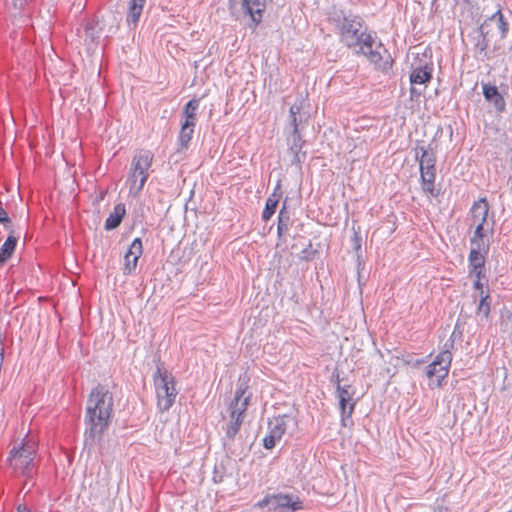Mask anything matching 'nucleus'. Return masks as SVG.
<instances>
[{
  "label": "nucleus",
  "mask_w": 512,
  "mask_h": 512,
  "mask_svg": "<svg viewBox=\"0 0 512 512\" xmlns=\"http://www.w3.org/2000/svg\"><path fill=\"white\" fill-rule=\"evenodd\" d=\"M483 287H484V284H483V282H482V281H480V280H475V281H474V283H473V288H474L475 290H478V291H480V292H481V291H484V290H483Z\"/></svg>",
  "instance_id": "a18cd8bd"
},
{
  "label": "nucleus",
  "mask_w": 512,
  "mask_h": 512,
  "mask_svg": "<svg viewBox=\"0 0 512 512\" xmlns=\"http://www.w3.org/2000/svg\"><path fill=\"white\" fill-rule=\"evenodd\" d=\"M157 396V406L161 412L168 411L174 404L178 391L175 387V378L164 368L163 364L157 365L153 375Z\"/></svg>",
  "instance_id": "20e7f679"
},
{
  "label": "nucleus",
  "mask_w": 512,
  "mask_h": 512,
  "mask_svg": "<svg viewBox=\"0 0 512 512\" xmlns=\"http://www.w3.org/2000/svg\"><path fill=\"white\" fill-rule=\"evenodd\" d=\"M113 412V392L108 384H97L88 396L84 415L82 453H86L88 457L102 454L104 434L112 422Z\"/></svg>",
  "instance_id": "f257e3e1"
},
{
  "label": "nucleus",
  "mask_w": 512,
  "mask_h": 512,
  "mask_svg": "<svg viewBox=\"0 0 512 512\" xmlns=\"http://www.w3.org/2000/svg\"><path fill=\"white\" fill-rule=\"evenodd\" d=\"M470 275H475L476 280L482 281L483 279H486V273L484 268L476 269V271H469Z\"/></svg>",
  "instance_id": "ea45409f"
},
{
  "label": "nucleus",
  "mask_w": 512,
  "mask_h": 512,
  "mask_svg": "<svg viewBox=\"0 0 512 512\" xmlns=\"http://www.w3.org/2000/svg\"><path fill=\"white\" fill-rule=\"evenodd\" d=\"M18 239L13 234H10L5 242L0 247V267L3 266L13 255Z\"/></svg>",
  "instance_id": "6ab92c4d"
},
{
  "label": "nucleus",
  "mask_w": 512,
  "mask_h": 512,
  "mask_svg": "<svg viewBox=\"0 0 512 512\" xmlns=\"http://www.w3.org/2000/svg\"><path fill=\"white\" fill-rule=\"evenodd\" d=\"M508 512H512V510H509Z\"/></svg>",
  "instance_id": "603ef678"
},
{
  "label": "nucleus",
  "mask_w": 512,
  "mask_h": 512,
  "mask_svg": "<svg viewBox=\"0 0 512 512\" xmlns=\"http://www.w3.org/2000/svg\"><path fill=\"white\" fill-rule=\"evenodd\" d=\"M353 235L351 237V246L353 250L356 252V261H357V268L360 270L361 266H363L362 262V254H361V248H362V237L360 235V232L355 229V227L352 228Z\"/></svg>",
  "instance_id": "a878e982"
},
{
  "label": "nucleus",
  "mask_w": 512,
  "mask_h": 512,
  "mask_svg": "<svg viewBox=\"0 0 512 512\" xmlns=\"http://www.w3.org/2000/svg\"><path fill=\"white\" fill-rule=\"evenodd\" d=\"M146 0H131L129 5V12L127 15L128 22L136 24L142 14Z\"/></svg>",
  "instance_id": "393cba45"
},
{
  "label": "nucleus",
  "mask_w": 512,
  "mask_h": 512,
  "mask_svg": "<svg viewBox=\"0 0 512 512\" xmlns=\"http://www.w3.org/2000/svg\"><path fill=\"white\" fill-rule=\"evenodd\" d=\"M0 223L3 224L6 228L9 227L12 223L11 218L8 213L0 206Z\"/></svg>",
  "instance_id": "e433bc0d"
},
{
  "label": "nucleus",
  "mask_w": 512,
  "mask_h": 512,
  "mask_svg": "<svg viewBox=\"0 0 512 512\" xmlns=\"http://www.w3.org/2000/svg\"><path fill=\"white\" fill-rule=\"evenodd\" d=\"M126 215V207L123 203H118L114 206L113 211L105 220L104 228L107 231L115 230L120 226Z\"/></svg>",
  "instance_id": "dca6fc26"
},
{
  "label": "nucleus",
  "mask_w": 512,
  "mask_h": 512,
  "mask_svg": "<svg viewBox=\"0 0 512 512\" xmlns=\"http://www.w3.org/2000/svg\"><path fill=\"white\" fill-rule=\"evenodd\" d=\"M456 336H458L459 338L462 336V332L461 331L457 332V325L455 326L454 331L452 332L450 338L447 341L453 340V342H454Z\"/></svg>",
  "instance_id": "49530a36"
},
{
  "label": "nucleus",
  "mask_w": 512,
  "mask_h": 512,
  "mask_svg": "<svg viewBox=\"0 0 512 512\" xmlns=\"http://www.w3.org/2000/svg\"><path fill=\"white\" fill-rule=\"evenodd\" d=\"M199 107V100L198 99H192L190 100L183 109V117L184 121L182 124H189V126H195L196 125V115L197 110Z\"/></svg>",
  "instance_id": "aec40b11"
},
{
  "label": "nucleus",
  "mask_w": 512,
  "mask_h": 512,
  "mask_svg": "<svg viewBox=\"0 0 512 512\" xmlns=\"http://www.w3.org/2000/svg\"><path fill=\"white\" fill-rule=\"evenodd\" d=\"M143 253V244L140 238H135L124 255V273L131 274L137 267L138 259Z\"/></svg>",
  "instance_id": "f8f14e48"
},
{
  "label": "nucleus",
  "mask_w": 512,
  "mask_h": 512,
  "mask_svg": "<svg viewBox=\"0 0 512 512\" xmlns=\"http://www.w3.org/2000/svg\"><path fill=\"white\" fill-rule=\"evenodd\" d=\"M452 348L453 340L446 341L444 344V350L440 352L429 365H427L426 375L430 379V387H440L443 380L448 376L452 362Z\"/></svg>",
  "instance_id": "0eeeda50"
},
{
  "label": "nucleus",
  "mask_w": 512,
  "mask_h": 512,
  "mask_svg": "<svg viewBox=\"0 0 512 512\" xmlns=\"http://www.w3.org/2000/svg\"><path fill=\"white\" fill-rule=\"evenodd\" d=\"M278 223L290 227L291 225V214L287 208V200H285L282 204V207L278 214Z\"/></svg>",
  "instance_id": "7c9ffc66"
},
{
  "label": "nucleus",
  "mask_w": 512,
  "mask_h": 512,
  "mask_svg": "<svg viewBox=\"0 0 512 512\" xmlns=\"http://www.w3.org/2000/svg\"><path fill=\"white\" fill-rule=\"evenodd\" d=\"M488 210L489 206L485 198H481L478 202L473 204L471 209L473 216L481 218L475 228L473 236H487L484 231V224L487 221Z\"/></svg>",
  "instance_id": "4468645a"
},
{
  "label": "nucleus",
  "mask_w": 512,
  "mask_h": 512,
  "mask_svg": "<svg viewBox=\"0 0 512 512\" xmlns=\"http://www.w3.org/2000/svg\"><path fill=\"white\" fill-rule=\"evenodd\" d=\"M315 253H316V250H314L312 248V244L309 243V245L301 251L299 257L302 260L310 261V260H312L314 258Z\"/></svg>",
  "instance_id": "72a5a7b5"
},
{
  "label": "nucleus",
  "mask_w": 512,
  "mask_h": 512,
  "mask_svg": "<svg viewBox=\"0 0 512 512\" xmlns=\"http://www.w3.org/2000/svg\"><path fill=\"white\" fill-rule=\"evenodd\" d=\"M487 255L488 253L477 251L476 249H470L468 255L469 271H476V269L484 268Z\"/></svg>",
  "instance_id": "412c9836"
},
{
  "label": "nucleus",
  "mask_w": 512,
  "mask_h": 512,
  "mask_svg": "<svg viewBox=\"0 0 512 512\" xmlns=\"http://www.w3.org/2000/svg\"><path fill=\"white\" fill-rule=\"evenodd\" d=\"M19 189H20V187L18 185H16L15 183H11L8 186H6V192H14V191H18Z\"/></svg>",
  "instance_id": "de8ad7c7"
},
{
  "label": "nucleus",
  "mask_w": 512,
  "mask_h": 512,
  "mask_svg": "<svg viewBox=\"0 0 512 512\" xmlns=\"http://www.w3.org/2000/svg\"><path fill=\"white\" fill-rule=\"evenodd\" d=\"M433 67L430 63L424 66L414 68L410 74V83L412 85L426 84L432 79Z\"/></svg>",
  "instance_id": "f3484780"
},
{
  "label": "nucleus",
  "mask_w": 512,
  "mask_h": 512,
  "mask_svg": "<svg viewBox=\"0 0 512 512\" xmlns=\"http://www.w3.org/2000/svg\"><path fill=\"white\" fill-rule=\"evenodd\" d=\"M471 249L489 253L490 241L487 236H472L470 238Z\"/></svg>",
  "instance_id": "cd10ccee"
},
{
  "label": "nucleus",
  "mask_w": 512,
  "mask_h": 512,
  "mask_svg": "<svg viewBox=\"0 0 512 512\" xmlns=\"http://www.w3.org/2000/svg\"><path fill=\"white\" fill-rule=\"evenodd\" d=\"M466 2H468L469 0H465Z\"/></svg>",
  "instance_id": "864d4df0"
},
{
  "label": "nucleus",
  "mask_w": 512,
  "mask_h": 512,
  "mask_svg": "<svg viewBox=\"0 0 512 512\" xmlns=\"http://www.w3.org/2000/svg\"><path fill=\"white\" fill-rule=\"evenodd\" d=\"M289 419V416L279 415L277 417H274L273 419L269 420L268 422V430L270 433L275 435L278 439L281 440L283 435L285 434L287 430V420Z\"/></svg>",
  "instance_id": "a211bd4d"
},
{
  "label": "nucleus",
  "mask_w": 512,
  "mask_h": 512,
  "mask_svg": "<svg viewBox=\"0 0 512 512\" xmlns=\"http://www.w3.org/2000/svg\"><path fill=\"white\" fill-rule=\"evenodd\" d=\"M223 470H224V466L222 464L220 466L216 465L214 467L213 481L215 483H221L223 481V478H224Z\"/></svg>",
  "instance_id": "c9c22d12"
},
{
  "label": "nucleus",
  "mask_w": 512,
  "mask_h": 512,
  "mask_svg": "<svg viewBox=\"0 0 512 512\" xmlns=\"http://www.w3.org/2000/svg\"><path fill=\"white\" fill-rule=\"evenodd\" d=\"M104 199V194H100V197L97 199V201H102Z\"/></svg>",
  "instance_id": "8fccbe9b"
},
{
  "label": "nucleus",
  "mask_w": 512,
  "mask_h": 512,
  "mask_svg": "<svg viewBox=\"0 0 512 512\" xmlns=\"http://www.w3.org/2000/svg\"><path fill=\"white\" fill-rule=\"evenodd\" d=\"M415 158L419 161L422 189L424 192H433L436 179V155L433 149L417 144Z\"/></svg>",
  "instance_id": "423d86ee"
},
{
  "label": "nucleus",
  "mask_w": 512,
  "mask_h": 512,
  "mask_svg": "<svg viewBox=\"0 0 512 512\" xmlns=\"http://www.w3.org/2000/svg\"><path fill=\"white\" fill-rule=\"evenodd\" d=\"M304 508L303 501L294 494H274L273 512H296Z\"/></svg>",
  "instance_id": "1a4fd4ad"
},
{
  "label": "nucleus",
  "mask_w": 512,
  "mask_h": 512,
  "mask_svg": "<svg viewBox=\"0 0 512 512\" xmlns=\"http://www.w3.org/2000/svg\"><path fill=\"white\" fill-rule=\"evenodd\" d=\"M30 0H11V3L16 10H22Z\"/></svg>",
  "instance_id": "a19ab883"
},
{
  "label": "nucleus",
  "mask_w": 512,
  "mask_h": 512,
  "mask_svg": "<svg viewBox=\"0 0 512 512\" xmlns=\"http://www.w3.org/2000/svg\"><path fill=\"white\" fill-rule=\"evenodd\" d=\"M431 195H432V196H434V197H437V196H439V194H438V193H435V194H431Z\"/></svg>",
  "instance_id": "3c124183"
},
{
  "label": "nucleus",
  "mask_w": 512,
  "mask_h": 512,
  "mask_svg": "<svg viewBox=\"0 0 512 512\" xmlns=\"http://www.w3.org/2000/svg\"><path fill=\"white\" fill-rule=\"evenodd\" d=\"M17 512H31L30 509L25 505H19L17 507Z\"/></svg>",
  "instance_id": "09e8293b"
},
{
  "label": "nucleus",
  "mask_w": 512,
  "mask_h": 512,
  "mask_svg": "<svg viewBox=\"0 0 512 512\" xmlns=\"http://www.w3.org/2000/svg\"><path fill=\"white\" fill-rule=\"evenodd\" d=\"M482 91L485 100L491 103L497 112L502 113L506 110L505 99L495 85L483 83Z\"/></svg>",
  "instance_id": "ddd939ff"
},
{
  "label": "nucleus",
  "mask_w": 512,
  "mask_h": 512,
  "mask_svg": "<svg viewBox=\"0 0 512 512\" xmlns=\"http://www.w3.org/2000/svg\"><path fill=\"white\" fill-rule=\"evenodd\" d=\"M342 380L343 379L340 377V372L338 368H335L334 371L332 372L330 381L337 387L338 383L341 384Z\"/></svg>",
  "instance_id": "58836bf2"
},
{
  "label": "nucleus",
  "mask_w": 512,
  "mask_h": 512,
  "mask_svg": "<svg viewBox=\"0 0 512 512\" xmlns=\"http://www.w3.org/2000/svg\"><path fill=\"white\" fill-rule=\"evenodd\" d=\"M251 399V393L248 394L245 398L238 400L237 404L235 405V400H232L228 410H229V416H238V417H245V413L248 409L249 403Z\"/></svg>",
  "instance_id": "4be33fe9"
},
{
  "label": "nucleus",
  "mask_w": 512,
  "mask_h": 512,
  "mask_svg": "<svg viewBox=\"0 0 512 512\" xmlns=\"http://www.w3.org/2000/svg\"><path fill=\"white\" fill-rule=\"evenodd\" d=\"M339 27L340 41L348 48H357L356 53L367 57L371 62H379L381 55L373 50V37L362 30V24L356 18L344 17Z\"/></svg>",
  "instance_id": "f03ea898"
},
{
  "label": "nucleus",
  "mask_w": 512,
  "mask_h": 512,
  "mask_svg": "<svg viewBox=\"0 0 512 512\" xmlns=\"http://www.w3.org/2000/svg\"><path fill=\"white\" fill-rule=\"evenodd\" d=\"M249 380L250 379L245 376L239 378L238 383H237V388H236L234 398H233V400H235V405L237 404L238 400H241L246 397L245 394L248 389Z\"/></svg>",
  "instance_id": "c756f323"
},
{
  "label": "nucleus",
  "mask_w": 512,
  "mask_h": 512,
  "mask_svg": "<svg viewBox=\"0 0 512 512\" xmlns=\"http://www.w3.org/2000/svg\"><path fill=\"white\" fill-rule=\"evenodd\" d=\"M498 28L501 32V36L503 38L506 37V34L508 32V23L505 21V19H502L498 22Z\"/></svg>",
  "instance_id": "79ce46f5"
},
{
  "label": "nucleus",
  "mask_w": 512,
  "mask_h": 512,
  "mask_svg": "<svg viewBox=\"0 0 512 512\" xmlns=\"http://www.w3.org/2000/svg\"><path fill=\"white\" fill-rule=\"evenodd\" d=\"M304 508L303 501L294 494H274L273 512H296Z\"/></svg>",
  "instance_id": "9d476101"
},
{
  "label": "nucleus",
  "mask_w": 512,
  "mask_h": 512,
  "mask_svg": "<svg viewBox=\"0 0 512 512\" xmlns=\"http://www.w3.org/2000/svg\"><path fill=\"white\" fill-rule=\"evenodd\" d=\"M273 500H274V494H267L262 500H260L256 504V507H258V508L268 507L269 510L272 511Z\"/></svg>",
  "instance_id": "f704fd0d"
},
{
  "label": "nucleus",
  "mask_w": 512,
  "mask_h": 512,
  "mask_svg": "<svg viewBox=\"0 0 512 512\" xmlns=\"http://www.w3.org/2000/svg\"><path fill=\"white\" fill-rule=\"evenodd\" d=\"M35 454L36 444L31 440L23 439L18 446L11 449L7 461L15 472L21 473L30 480L35 474Z\"/></svg>",
  "instance_id": "7ed1b4c3"
},
{
  "label": "nucleus",
  "mask_w": 512,
  "mask_h": 512,
  "mask_svg": "<svg viewBox=\"0 0 512 512\" xmlns=\"http://www.w3.org/2000/svg\"><path fill=\"white\" fill-rule=\"evenodd\" d=\"M230 421L227 423L225 428V437L223 438L224 447L227 448L232 454H235V451L231 449V442H233L238 434L241 425L244 421V418L238 416H229Z\"/></svg>",
  "instance_id": "2eb2a0df"
},
{
  "label": "nucleus",
  "mask_w": 512,
  "mask_h": 512,
  "mask_svg": "<svg viewBox=\"0 0 512 512\" xmlns=\"http://www.w3.org/2000/svg\"><path fill=\"white\" fill-rule=\"evenodd\" d=\"M238 6L257 26L262 21L263 13L266 9V0H229L230 10L236 11Z\"/></svg>",
  "instance_id": "6e6552de"
},
{
  "label": "nucleus",
  "mask_w": 512,
  "mask_h": 512,
  "mask_svg": "<svg viewBox=\"0 0 512 512\" xmlns=\"http://www.w3.org/2000/svg\"><path fill=\"white\" fill-rule=\"evenodd\" d=\"M195 126H189V124H182L178 136V143L182 149H187L189 142L192 139Z\"/></svg>",
  "instance_id": "bb28decb"
},
{
  "label": "nucleus",
  "mask_w": 512,
  "mask_h": 512,
  "mask_svg": "<svg viewBox=\"0 0 512 512\" xmlns=\"http://www.w3.org/2000/svg\"><path fill=\"white\" fill-rule=\"evenodd\" d=\"M478 314H483L485 318H488L490 315V293L489 290L481 291L480 300L477 308Z\"/></svg>",
  "instance_id": "c85d7f7f"
},
{
  "label": "nucleus",
  "mask_w": 512,
  "mask_h": 512,
  "mask_svg": "<svg viewBox=\"0 0 512 512\" xmlns=\"http://www.w3.org/2000/svg\"><path fill=\"white\" fill-rule=\"evenodd\" d=\"M351 386L348 384L341 385L338 383L336 393L337 397H343V398H352L353 391H350Z\"/></svg>",
  "instance_id": "473e14b6"
},
{
  "label": "nucleus",
  "mask_w": 512,
  "mask_h": 512,
  "mask_svg": "<svg viewBox=\"0 0 512 512\" xmlns=\"http://www.w3.org/2000/svg\"><path fill=\"white\" fill-rule=\"evenodd\" d=\"M339 401L340 413H341V423L342 426H347V419L352 417L354 412L355 403L351 402L352 398H343L337 397Z\"/></svg>",
  "instance_id": "5701e85b"
},
{
  "label": "nucleus",
  "mask_w": 512,
  "mask_h": 512,
  "mask_svg": "<svg viewBox=\"0 0 512 512\" xmlns=\"http://www.w3.org/2000/svg\"><path fill=\"white\" fill-rule=\"evenodd\" d=\"M289 227L287 226H284L280 223L277 224V234L279 237H282L287 231H288Z\"/></svg>",
  "instance_id": "37998d69"
},
{
  "label": "nucleus",
  "mask_w": 512,
  "mask_h": 512,
  "mask_svg": "<svg viewBox=\"0 0 512 512\" xmlns=\"http://www.w3.org/2000/svg\"><path fill=\"white\" fill-rule=\"evenodd\" d=\"M278 441H280V439L268 432V434L263 438V447L267 450H271L276 446Z\"/></svg>",
  "instance_id": "2f4dec72"
},
{
  "label": "nucleus",
  "mask_w": 512,
  "mask_h": 512,
  "mask_svg": "<svg viewBox=\"0 0 512 512\" xmlns=\"http://www.w3.org/2000/svg\"><path fill=\"white\" fill-rule=\"evenodd\" d=\"M301 107L299 106H291L290 108V119H291V125L293 127V145L291 146V150L295 154V158L298 163L302 161V159L305 158V152H302V148L304 145V141L301 138L300 132H299V124L296 115L300 112Z\"/></svg>",
  "instance_id": "9b49d317"
},
{
  "label": "nucleus",
  "mask_w": 512,
  "mask_h": 512,
  "mask_svg": "<svg viewBox=\"0 0 512 512\" xmlns=\"http://www.w3.org/2000/svg\"><path fill=\"white\" fill-rule=\"evenodd\" d=\"M282 194H271L266 200L264 210L262 212V220L269 221L277 210L280 197Z\"/></svg>",
  "instance_id": "b1692460"
},
{
  "label": "nucleus",
  "mask_w": 512,
  "mask_h": 512,
  "mask_svg": "<svg viewBox=\"0 0 512 512\" xmlns=\"http://www.w3.org/2000/svg\"><path fill=\"white\" fill-rule=\"evenodd\" d=\"M197 196L199 198H201L202 194H194V193L189 194V198L187 199V202H186V208L190 207L192 210L197 209V207H196V197Z\"/></svg>",
  "instance_id": "4c0bfd02"
},
{
  "label": "nucleus",
  "mask_w": 512,
  "mask_h": 512,
  "mask_svg": "<svg viewBox=\"0 0 512 512\" xmlns=\"http://www.w3.org/2000/svg\"><path fill=\"white\" fill-rule=\"evenodd\" d=\"M154 154L149 150H140L132 159L130 172L126 180V187L130 192H140L149 177Z\"/></svg>",
  "instance_id": "39448f33"
},
{
  "label": "nucleus",
  "mask_w": 512,
  "mask_h": 512,
  "mask_svg": "<svg viewBox=\"0 0 512 512\" xmlns=\"http://www.w3.org/2000/svg\"><path fill=\"white\" fill-rule=\"evenodd\" d=\"M504 19V15L501 11V9H498L491 17L490 20H497L499 22L500 20Z\"/></svg>",
  "instance_id": "c03bdc74"
}]
</instances>
